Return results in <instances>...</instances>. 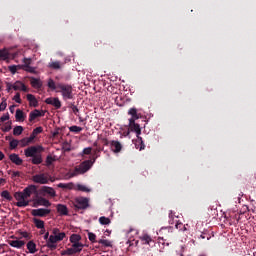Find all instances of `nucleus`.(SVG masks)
I'll list each match as a JSON object with an SVG mask.
<instances>
[{"label": "nucleus", "mask_w": 256, "mask_h": 256, "mask_svg": "<svg viewBox=\"0 0 256 256\" xmlns=\"http://www.w3.org/2000/svg\"><path fill=\"white\" fill-rule=\"evenodd\" d=\"M43 151H45V149L43 148V146L41 145H37V146H29L24 150V154L26 158H32L31 159V163L33 165H40L41 163H43V155L41 153H43Z\"/></svg>", "instance_id": "nucleus-1"}, {"label": "nucleus", "mask_w": 256, "mask_h": 256, "mask_svg": "<svg viewBox=\"0 0 256 256\" xmlns=\"http://www.w3.org/2000/svg\"><path fill=\"white\" fill-rule=\"evenodd\" d=\"M69 241L72 244V246L71 248H66V250H62L61 252L62 256H66V255L72 256L75 254H79L84 247V244L80 242L81 241L80 234H71Z\"/></svg>", "instance_id": "nucleus-2"}, {"label": "nucleus", "mask_w": 256, "mask_h": 256, "mask_svg": "<svg viewBox=\"0 0 256 256\" xmlns=\"http://www.w3.org/2000/svg\"><path fill=\"white\" fill-rule=\"evenodd\" d=\"M65 238V232H60L59 228H53L52 233L47 240L46 247H48L51 251H54L57 249V243L63 241Z\"/></svg>", "instance_id": "nucleus-3"}, {"label": "nucleus", "mask_w": 256, "mask_h": 256, "mask_svg": "<svg viewBox=\"0 0 256 256\" xmlns=\"http://www.w3.org/2000/svg\"><path fill=\"white\" fill-rule=\"evenodd\" d=\"M56 93H61L63 101L73 99V88L69 84L58 83Z\"/></svg>", "instance_id": "nucleus-4"}, {"label": "nucleus", "mask_w": 256, "mask_h": 256, "mask_svg": "<svg viewBox=\"0 0 256 256\" xmlns=\"http://www.w3.org/2000/svg\"><path fill=\"white\" fill-rule=\"evenodd\" d=\"M73 206L75 210H85L89 207V198L83 196L76 197L73 201Z\"/></svg>", "instance_id": "nucleus-5"}, {"label": "nucleus", "mask_w": 256, "mask_h": 256, "mask_svg": "<svg viewBox=\"0 0 256 256\" xmlns=\"http://www.w3.org/2000/svg\"><path fill=\"white\" fill-rule=\"evenodd\" d=\"M41 206L49 208L51 207V201H49V199L43 196H39V193H38L36 194V197L33 199V207L38 208Z\"/></svg>", "instance_id": "nucleus-6"}, {"label": "nucleus", "mask_w": 256, "mask_h": 256, "mask_svg": "<svg viewBox=\"0 0 256 256\" xmlns=\"http://www.w3.org/2000/svg\"><path fill=\"white\" fill-rule=\"evenodd\" d=\"M32 181L36 184H49V175L46 173H39L32 176Z\"/></svg>", "instance_id": "nucleus-7"}, {"label": "nucleus", "mask_w": 256, "mask_h": 256, "mask_svg": "<svg viewBox=\"0 0 256 256\" xmlns=\"http://www.w3.org/2000/svg\"><path fill=\"white\" fill-rule=\"evenodd\" d=\"M38 190H37V185L35 184H30L27 187H25L22 191V194L24 195V198L27 199L29 197H31V195L38 194Z\"/></svg>", "instance_id": "nucleus-8"}, {"label": "nucleus", "mask_w": 256, "mask_h": 256, "mask_svg": "<svg viewBox=\"0 0 256 256\" xmlns=\"http://www.w3.org/2000/svg\"><path fill=\"white\" fill-rule=\"evenodd\" d=\"M39 194L43 197L47 195H49L50 197L52 198H55L56 197V191H55V188L51 187V186H47V185H44L40 188L39 190Z\"/></svg>", "instance_id": "nucleus-9"}, {"label": "nucleus", "mask_w": 256, "mask_h": 256, "mask_svg": "<svg viewBox=\"0 0 256 256\" xmlns=\"http://www.w3.org/2000/svg\"><path fill=\"white\" fill-rule=\"evenodd\" d=\"M51 214V210L49 208H37L36 210L31 211V215L33 217L45 218Z\"/></svg>", "instance_id": "nucleus-10"}, {"label": "nucleus", "mask_w": 256, "mask_h": 256, "mask_svg": "<svg viewBox=\"0 0 256 256\" xmlns=\"http://www.w3.org/2000/svg\"><path fill=\"white\" fill-rule=\"evenodd\" d=\"M130 128V131L131 132H135L137 134V138L138 140L140 141V148L139 150L142 151L145 149V144L143 143V140H142V137L140 136L141 135V128H140V125L138 123L132 125Z\"/></svg>", "instance_id": "nucleus-11"}, {"label": "nucleus", "mask_w": 256, "mask_h": 256, "mask_svg": "<svg viewBox=\"0 0 256 256\" xmlns=\"http://www.w3.org/2000/svg\"><path fill=\"white\" fill-rule=\"evenodd\" d=\"M45 103L47 105H51L55 107L56 110L61 108V101L59 100L58 97H48L45 99Z\"/></svg>", "instance_id": "nucleus-12"}, {"label": "nucleus", "mask_w": 256, "mask_h": 256, "mask_svg": "<svg viewBox=\"0 0 256 256\" xmlns=\"http://www.w3.org/2000/svg\"><path fill=\"white\" fill-rule=\"evenodd\" d=\"M92 166V162L90 160H85L83 161L79 168H75L76 172H81L82 174L86 173L87 171H89V169Z\"/></svg>", "instance_id": "nucleus-13"}, {"label": "nucleus", "mask_w": 256, "mask_h": 256, "mask_svg": "<svg viewBox=\"0 0 256 256\" xmlns=\"http://www.w3.org/2000/svg\"><path fill=\"white\" fill-rule=\"evenodd\" d=\"M110 148L114 153H120L123 146L118 140H112L110 141Z\"/></svg>", "instance_id": "nucleus-14"}, {"label": "nucleus", "mask_w": 256, "mask_h": 256, "mask_svg": "<svg viewBox=\"0 0 256 256\" xmlns=\"http://www.w3.org/2000/svg\"><path fill=\"white\" fill-rule=\"evenodd\" d=\"M12 89L14 91H23V92H29V89H27V86L25 85V83L21 82V81H16L13 85H12Z\"/></svg>", "instance_id": "nucleus-15"}, {"label": "nucleus", "mask_w": 256, "mask_h": 256, "mask_svg": "<svg viewBox=\"0 0 256 256\" xmlns=\"http://www.w3.org/2000/svg\"><path fill=\"white\" fill-rule=\"evenodd\" d=\"M9 159L12 163H14L17 166H21L23 164V159L19 157V154L17 153L10 154Z\"/></svg>", "instance_id": "nucleus-16"}, {"label": "nucleus", "mask_w": 256, "mask_h": 256, "mask_svg": "<svg viewBox=\"0 0 256 256\" xmlns=\"http://www.w3.org/2000/svg\"><path fill=\"white\" fill-rule=\"evenodd\" d=\"M39 117H43V113L39 109H35L29 113V122L33 123Z\"/></svg>", "instance_id": "nucleus-17"}, {"label": "nucleus", "mask_w": 256, "mask_h": 256, "mask_svg": "<svg viewBox=\"0 0 256 256\" xmlns=\"http://www.w3.org/2000/svg\"><path fill=\"white\" fill-rule=\"evenodd\" d=\"M8 244L16 249H21L25 246L24 240H8Z\"/></svg>", "instance_id": "nucleus-18"}, {"label": "nucleus", "mask_w": 256, "mask_h": 256, "mask_svg": "<svg viewBox=\"0 0 256 256\" xmlns=\"http://www.w3.org/2000/svg\"><path fill=\"white\" fill-rule=\"evenodd\" d=\"M56 210L60 216H68V208L65 206V204H57Z\"/></svg>", "instance_id": "nucleus-19"}, {"label": "nucleus", "mask_w": 256, "mask_h": 256, "mask_svg": "<svg viewBox=\"0 0 256 256\" xmlns=\"http://www.w3.org/2000/svg\"><path fill=\"white\" fill-rule=\"evenodd\" d=\"M30 84L35 89H41L43 87V83L41 82V80L35 77L30 78Z\"/></svg>", "instance_id": "nucleus-20"}, {"label": "nucleus", "mask_w": 256, "mask_h": 256, "mask_svg": "<svg viewBox=\"0 0 256 256\" xmlns=\"http://www.w3.org/2000/svg\"><path fill=\"white\" fill-rule=\"evenodd\" d=\"M26 247L30 254L37 253V244H35L33 240H30L29 242H27Z\"/></svg>", "instance_id": "nucleus-21"}, {"label": "nucleus", "mask_w": 256, "mask_h": 256, "mask_svg": "<svg viewBox=\"0 0 256 256\" xmlns=\"http://www.w3.org/2000/svg\"><path fill=\"white\" fill-rule=\"evenodd\" d=\"M27 100L30 103V106L37 107L39 106V101H37V98L33 94H27L26 96Z\"/></svg>", "instance_id": "nucleus-22"}, {"label": "nucleus", "mask_w": 256, "mask_h": 256, "mask_svg": "<svg viewBox=\"0 0 256 256\" xmlns=\"http://www.w3.org/2000/svg\"><path fill=\"white\" fill-rule=\"evenodd\" d=\"M58 188L64 189V190H73L74 189V183L73 182H69V183H58L57 184Z\"/></svg>", "instance_id": "nucleus-23"}, {"label": "nucleus", "mask_w": 256, "mask_h": 256, "mask_svg": "<svg viewBox=\"0 0 256 256\" xmlns=\"http://www.w3.org/2000/svg\"><path fill=\"white\" fill-rule=\"evenodd\" d=\"M15 118L17 122H23L25 121V112L21 109L16 110Z\"/></svg>", "instance_id": "nucleus-24"}, {"label": "nucleus", "mask_w": 256, "mask_h": 256, "mask_svg": "<svg viewBox=\"0 0 256 256\" xmlns=\"http://www.w3.org/2000/svg\"><path fill=\"white\" fill-rule=\"evenodd\" d=\"M33 223L37 229H45V222L39 218H33Z\"/></svg>", "instance_id": "nucleus-25"}, {"label": "nucleus", "mask_w": 256, "mask_h": 256, "mask_svg": "<svg viewBox=\"0 0 256 256\" xmlns=\"http://www.w3.org/2000/svg\"><path fill=\"white\" fill-rule=\"evenodd\" d=\"M67 107L72 110L73 114L78 116L79 109H78L77 105L75 104V102H67Z\"/></svg>", "instance_id": "nucleus-26"}, {"label": "nucleus", "mask_w": 256, "mask_h": 256, "mask_svg": "<svg viewBox=\"0 0 256 256\" xmlns=\"http://www.w3.org/2000/svg\"><path fill=\"white\" fill-rule=\"evenodd\" d=\"M74 190L80 191V192H85V193L91 192L90 188H88L87 186H85L83 184H77L76 187H74Z\"/></svg>", "instance_id": "nucleus-27"}, {"label": "nucleus", "mask_w": 256, "mask_h": 256, "mask_svg": "<svg viewBox=\"0 0 256 256\" xmlns=\"http://www.w3.org/2000/svg\"><path fill=\"white\" fill-rule=\"evenodd\" d=\"M13 122L12 121H7L4 123V126L2 127V132L7 133L13 129Z\"/></svg>", "instance_id": "nucleus-28"}, {"label": "nucleus", "mask_w": 256, "mask_h": 256, "mask_svg": "<svg viewBox=\"0 0 256 256\" xmlns=\"http://www.w3.org/2000/svg\"><path fill=\"white\" fill-rule=\"evenodd\" d=\"M0 59L7 61L9 59V51L7 49H0Z\"/></svg>", "instance_id": "nucleus-29"}, {"label": "nucleus", "mask_w": 256, "mask_h": 256, "mask_svg": "<svg viewBox=\"0 0 256 256\" xmlns=\"http://www.w3.org/2000/svg\"><path fill=\"white\" fill-rule=\"evenodd\" d=\"M48 67L53 70H59L61 68V63L59 61H52L48 64Z\"/></svg>", "instance_id": "nucleus-30"}, {"label": "nucleus", "mask_w": 256, "mask_h": 256, "mask_svg": "<svg viewBox=\"0 0 256 256\" xmlns=\"http://www.w3.org/2000/svg\"><path fill=\"white\" fill-rule=\"evenodd\" d=\"M140 240L143 241L146 245H150L152 242V238L149 236V234H143V236H140Z\"/></svg>", "instance_id": "nucleus-31"}, {"label": "nucleus", "mask_w": 256, "mask_h": 256, "mask_svg": "<svg viewBox=\"0 0 256 256\" xmlns=\"http://www.w3.org/2000/svg\"><path fill=\"white\" fill-rule=\"evenodd\" d=\"M48 88L51 90V91H57L58 88H57V84L55 83V80H53L52 78H50L48 80Z\"/></svg>", "instance_id": "nucleus-32"}, {"label": "nucleus", "mask_w": 256, "mask_h": 256, "mask_svg": "<svg viewBox=\"0 0 256 256\" xmlns=\"http://www.w3.org/2000/svg\"><path fill=\"white\" fill-rule=\"evenodd\" d=\"M21 134H23V126L21 125L15 126L13 129V135L20 136Z\"/></svg>", "instance_id": "nucleus-33"}, {"label": "nucleus", "mask_w": 256, "mask_h": 256, "mask_svg": "<svg viewBox=\"0 0 256 256\" xmlns=\"http://www.w3.org/2000/svg\"><path fill=\"white\" fill-rule=\"evenodd\" d=\"M16 206L19 208L27 207V206H29V200H25V199L18 200L16 202Z\"/></svg>", "instance_id": "nucleus-34"}, {"label": "nucleus", "mask_w": 256, "mask_h": 256, "mask_svg": "<svg viewBox=\"0 0 256 256\" xmlns=\"http://www.w3.org/2000/svg\"><path fill=\"white\" fill-rule=\"evenodd\" d=\"M82 130L83 128L77 125H72L69 127V131L75 134H79Z\"/></svg>", "instance_id": "nucleus-35"}, {"label": "nucleus", "mask_w": 256, "mask_h": 256, "mask_svg": "<svg viewBox=\"0 0 256 256\" xmlns=\"http://www.w3.org/2000/svg\"><path fill=\"white\" fill-rule=\"evenodd\" d=\"M1 197L8 200V201L13 200V196H11V193H9L8 190H3L1 192Z\"/></svg>", "instance_id": "nucleus-36"}, {"label": "nucleus", "mask_w": 256, "mask_h": 256, "mask_svg": "<svg viewBox=\"0 0 256 256\" xmlns=\"http://www.w3.org/2000/svg\"><path fill=\"white\" fill-rule=\"evenodd\" d=\"M53 162H55V158H53L52 155H48L46 157L45 166L50 167L53 164Z\"/></svg>", "instance_id": "nucleus-37"}, {"label": "nucleus", "mask_w": 256, "mask_h": 256, "mask_svg": "<svg viewBox=\"0 0 256 256\" xmlns=\"http://www.w3.org/2000/svg\"><path fill=\"white\" fill-rule=\"evenodd\" d=\"M99 223L101 225H109L111 223V220L109 218H106V216H101L99 218Z\"/></svg>", "instance_id": "nucleus-38"}, {"label": "nucleus", "mask_w": 256, "mask_h": 256, "mask_svg": "<svg viewBox=\"0 0 256 256\" xmlns=\"http://www.w3.org/2000/svg\"><path fill=\"white\" fill-rule=\"evenodd\" d=\"M128 114L132 116L134 119H139V115L137 114L136 108H130Z\"/></svg>", "instance_id": "nucleus-39"}, {"label": "nucleus", "mask_w": 256, "mask_h": 256, "mask_svg": "<svg viewBox=\"0 0 256 256\" xmlns=\"http://www.w3.org/2000/svg\"><path fill=\"white\" fill-rule=\"evenodd\" d=\"M17 68L21 69V65H10V66H8V70L13 75H15L17 73Z\"/></svg>", "instance_id": "nucleus-40"}, {"label": "nucleus", "mask_w": 256, "mask_h": 256, "mask_svg": "<svg viewBox=\"0 0 256 256\" xmlns=\"http://www.w3.org/2000/svg\"><path fill=\"white\" fill-rule=\"evenodd\" d=\"M18 146H19V140H17V139H12V140L10 141V149H11V150L17 149Z\"/></svg>", "instance_id": "nucleus-41"}, {"label": "nucleus", "mask_w": 256, "mask_h": 256, "mask_svg": "<svg viewBox=\"0 0 256 256\" xmlns=\"http://www.w3.org/2000/svg\"><path fill=\"white\" fill-rule=\"evenodd\" d=\"M31 62H32L31 58H24L23 59V63L24 64L22 66H20V67L22 69L27 68V67L31 66Z\"/></svg>", "instance_id": "nucleus-42"}, {"label": "nucleus", "mask_w": 256, "mask_h": 256, "mask_svg": "<svg viewBox=\"0 0 256 256\" xmlns=\"http://www.w3.org/2000/svg\"><path fill=\"white\" fill-rule=\"evenodd\" d=\"M20 146L23 147H27L29 146L31 143L29 142V140L27 139V137L22 138L20 141Z\"/></svg>", "instance_id": "nucleus-43"}, {"label": "nucleus", "mask_w": 256, "mask_h": 256, "mask_svg": "<svg viewBox=\"0 0 256 256\" xmlns=\"http://www.w3.org/2000/svg\"><path fill=\"white\" fill-rule=\"evenodd\" d=\"M14 198H15L17 201H20V200L25 199V196H24L23 192L18 191V192H15Z\"/></svg>", "instance_id": "nucleus-44"}, {"label": "nucleus", "mask_w": 256, "mask_h": 256, "mask_svg": "<svg viewBox=\"0 0 256 256\" xmlns=\"http://www.w3.org/2000/svg\"><path fill=\"white\" fill-rule=\"evenodd\" d=\"M41 133H43V127L41 126L34 128L32 131V134H34L36 137Z\"/></svg>", "instance_id": "nucleus-45"}, {"label": "nucleus", "mask_w": 256, "mask_h": 256, "mask_svg": "<svg viewBox=\"0 0 256 256\" xmlns=\"http://www.w3.org/2000/svg\"><path fill=\"white\" fill-rule=\"evenodd\" d=\"M2 102L0 103V112L5 111L7 109V100L5 98H2Z\"/></svg>", "instance_id": "nucleus-46"}, {"label": "nucleus", "mask_w": 256, "mask_h": 256, "mask_svg": "<svg viewBox=\"0 0 256 256\" xmlns=\"http://www.w3.org/2000/svg\"><path fill=\"white\" fill-rule=\"evenodd\" d=\"M13 100L18 103V104H21L22 103V100H21V93L17 92L15 94V96L13 97Z\"/></svg>", "instance_id": "nucleus-47"}, {"label": "nucleus", "mask_w": 256, "mask_h": 256, "mask_svg": "<svg viewBox=\"0 0 256 256\" xmlns=\"http://www.w3.org/2000/svg\"><path fill=\"white\" fill-rule=\"evenodd\" d=\"M98 243L105 246V247H111L112 244L109 242V240H98Z\"/></svg>", "instance_id": "nucleus-48"}, {"label": "nucleus", "mask_w": 256, "mask_h": 256, "mask_svg": "<svg viewBox=\"0 0 256 256\" xmlns=\"http://www.w3.org/2000/svg\"><path fill=\"white\" fill-rule=\"evenodd\" d=\"M88 239L90 242L95 243L96 242V235L93 234V232H88Z\"/></svg>", "instance_id": "nucleus-49"}, {"label": "nucleus", "mask_w": 256, "mask_h": 256, "mask_svg": "<svg viewBox=\"0 0 256 256\" xmlns=\"http://www.w3.org/2000/svg\"><path fill=\"white\" fill-rule=\"evenodd\" d=\"M9 174H11V178L12 179H15V178L21 176V172L20 171H10Z\"/></svg>", "instance_id": "nucleus-50"}, {"label": "nucleus", "mask_w": 256, "mask_h": 256, "mask_svg": "<svg viewBox=\"0 0 256 256\" xmlns=\"http://www.w3.org/2000/svg\"><path fill=\"white\" fill-rule=\"evenodd\" d=\"M23 70L28 73H35V67H32V66H28V67L24 68Z\"/></svg>", "instance_id": "nucleus-51"}, {"label": "nucleus", "mask_w": 256, "mask_h": 256, "mask_svg": "<svg viewBox=\"0 0 256 256\" xmlns=\"http://www.w3.org/2000/svg\"><path fill=\"white\" fill-rule=\"evenodd\" d=\"M35 138H37V136L34 135L33 133H31L30 136L27 137L28 142H29L30 144L33 143V141L35 140Z\"/></svg>", "instance_id": "nucleus-52"}, {"label": "nucleus", "mask_w": 256, "mask_h": 256, "mask_svg": "<svg viewBox=\"0 0 256 256\" xmlns=\"http://www.w3.org/2000/svg\"><path fill=\"white\" fill-rule=\"evenodd\" d=\"M0 121L3 123L5 121H9V113H7L6 115L1 116Z\"/></svg>", "instance_id": "nucleus-53"}, {"label": "nucleus", "mask_w": 256, "mask_h": 256, "mask_svg": "<svg viewBox=\"0 0 256 256\" xmlns=\"http://www.w3.org/2000/svg\"><path fill=\"white\" fill-rule=\"evenodd\" d=\"M135 120H138V118H134V117H131L130 119H129V128L131 127V126H134L136 123H135Z\"/></svg>", "instance_id": "nucleus-54"}, {"label": "nucleus", "mask_w": 256, "mask_h": 256, "mask_svg": "<svg viewBox=\"0 0 256 256\" xmlns=\"http://www.w3.org/2000/svg\"><path fill=\"white\" fill-rule=\"evenodd\" d=\"M91 151H92L91 147H86L83 149V153L85 155H90Z\"/></svg>", "instance_id": "nucleus-55"}, {"label": "nucleus", "mask_w": 256, "mask_h": 256, "mask_svg": "<svg viewBox=\"0 0 256 256\" xmlns=\"http://www.w3.org/2000/svg\"><path fill=\"white\" fill-rule=\"evenodd\" d=\"M177 229L182 230V228H185V226H183L182 222H177L176 226Z\"/></svg>", "instance_id": "nucleus-56"}, {"label": "nucleus", "mask_w": 256, "mask_h": 256, "mask_svg": "<svg viewBox=\"0 0 256 256\" xmlns=\"http://www.w3.org/2000/svg\"><path fill=\"white\" fill-rule=\"evenodd\" d=\"M101 44H102V42H101V40H99V39L94 42V46L97 47V48H98Z\"/></svg>", "instance_id": "nucleus-57"}, {"label": "nucleus", "mask_w": 256, "mask_h": 256, "mask_svg": "<svg viewBox=\"0 0 256 256\" xmlns=\"http://www.w3.org/2000/svg\"><path fill=\"white\" fill-rule=\"evenodd\" d=\"M102 142H103L104 146H108L109 145V141L107 140V138H103Z\"/></svg>", "instance_id": "nucleus-58"}, {"label": "nucleus", "mask_w": 256, "mask_h": 256, "mask_svg": "<svg viewBox=\"0 0 256 256\" xmlns=\"http://www.w3.org/2000/svg\"><path fill=\"white\" fill-rule=\"evenodd\" d=\"M49 232H46L45 235H44V240H46V245H47V240L49 239Z\"/></svg>", "instance_id": "nucleus-59"}, {"label": "nucleus", "mask_w": 256, "mask_h": 256, "mask_svg": "<svg viewBox=\"0 0 256 256\" xmlns=\"http://www.w3.org/2000/svg\"><path fill=\"white\" fill-rule=\"evenodd\" d=\"M9 110H10V112L13 114V113H15V105H11L10 107H9Z\"/></svg>", "instance_id": "nucleus-60"}, {"label": "nucleus", "mask_w": 256, "mask_h": 256, "mask_svg": "<svg viewBox=\"0 0 256 256\" xmlns=\"http://www.w3.org/2000/svg\"><path fill=\"white\" fill-rule=\"evenodd\" d=\"M7 182L5 178H0V185H3Z\"/></svg>", "instance_id": "nucleus-61"}, {"label": "nucleus", "mask_w": 256, "mask_h": 256, "mask_svg": "<svg viewBox=\"0 0 256 256\" xmlns=\"http://www.w3.org/2000/svg\"><path fill=\"white\" fill-rule=\"evenodd\" d=\"M22 236H23L24 238H29V232H23V233H22Z\"/></svg>", "instance_id": "nucleus-62"}, {"label": "nucleus", "mask_w": 256, "mask_h": 256, "mask_svg": "<svg viewBox=\"0 0 256 256\" xmlns=\"http://www.w3.org/2000/svg\"><path fill=\"white\" fill-rule=\"evenodd\" d=\"M4 158H5V154L2 153V151H0V161H3Z\"/></svg>", "instance_id": "nucleus-63"}, {"label": "nucleus", "mask_w": 256, "mask_h": 256, "mask_svg": "<svg viewBox=\"0 0 256 256\" xmlns=\"http://www.w3.org/2000/svg\"><path fill=\"white\" fill-rule=\"evenodd\" d=\"M58 135H59V131L58 130L53 132V137H57Z\"/></svg>", "instance_id": "nucleus-64"}]
</instances>
